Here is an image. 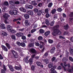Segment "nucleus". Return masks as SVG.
<instances>
[{
	"label": "nucleus",
	"mask_w": 73,
	"mask_h": 73,
	"mask_svg": "<svg viewBox=\"0 0 73 73\" xmlns=\"http://www.w3.org/2000/svg\"><path fill=\"white\" fill-rule=\"evenodd\" d=\"M11 53L13 56H14V58H17L19 57V54L15 50H11Z\"/></svg>",
	"instance_id": "1"
},
{
	"label": "nucleus",
	"mask_w": 73,
	"mask_h": 73,
	"mask_svg": "<svg viewBox=\"0 0 73 73\" xmlns=\"http://www.w3.org/2000/svg\"><path fill=\"white\" fill-rule=\"evenodd\" d=\"M9 16H10L7 13H5V14L3 15V17L5 19L4 21V22L5 24H8V23L7 20H8V17H9Z\"/></svg>",
	"instance_id": "2"
},
{
	"label": "nucleus",
	"mask_w": 73,
	"mask_h": 73,
	"mask_svg": "<svg viewBox=\"0 0 73 73\" xmlns=\"http://www.w3.org/2000/svg\"><path fill=\"white\" fill-rule=\"evenodd\" d=\"M7 29L10 32H14V33H15L16 31L12 29V27L9 25H7Z\"/></svg>",
	"instance_id": "3"
},
{
	"label": "nucleus",
	"mask_w": 73,
	"mask_h": 73,
	"mask_svg": "<svg viewBox=\"0 0 73 73\" xmlns=\"http://www.w3.org/2000/svg\"><path fill=\"white\" fill-rule=\"evenodd\" d=\"M29 52L32 54H36L37 53V51L33 48H32L30 49Z\"/></svg>",
	"instance_id": "4"
},
{
	"label": "nucleus",
	"mask_w": 73,
	"mask_h": 73,
	"mask_svg": "<svg viewBox=\"0 0 73 73\" xmlns=\"http://www.w3.org/2000/svg\"><path fill=\"white\" fill-rule=\"evenodd\" d=\"M36 64L38 66H40V68H44V65L42 64V63L41 62L37 61L36 62Z\"/></svg>",
	"instance_id": "5"
},
{
	"label": "nucleus",
	"mask_w": 73,
	"mask_h": 73,
	"mask_svg": "<svg viewBox=\"0 0 73 73\" xmlns=\"http://www.w3.org/2000/svg\"><path fill=\"white\" fill-rule=\"evenodd\" d=\"M14 68L17 70H22V67H21V66H15L14 67Z\"/></svg>",
	"instance_id": "6"
},
{
	"label": "nucleus",
	"mask_w": 73,
	"mask_h": 73,
	"mask_svg": "<svg viewBox=\"0 0 73 73\" xmlns=\"http://www.w3.org/2000/svg\"><path fill=\"white\" fill-rule=\"evenodd\" d=\"M53 31L52 33V34L53 36H56L57 35V29H53Z\"/></svg>",
	"instance_id": "7"
},
{
	"label": "nucleus",
	"mask_w": 73,
	"mask_h": 73,
	"mask_svg": "<svg viewBox=\"0 0 73 73\" xmlns=\"http://www.w3.org/2000/svg\"><path fill=\"white\" fill-rule=\"evenodd\" d=\"M25 7L27 9H32V8H33V6L32 5H29L26 4L25 5Z\"/></svg>",
	"instance_id": "8"
},
{
	"label": "nucleus",
	"mask_w": 73,
	"mask_h": 73,
	"mask_svg": "<svg viewBox=\"0 0 73 73\" xmlns=\"http://www.w3.org/2000/svg\"><path fill=\"white\" fill-rule=\"evenodd\" d=\"M3 69H2L1 70V73H5V71H6V67L5 66V65L3 66Z\"/></svg>",
	"instance_id": "9"
},
{
	"label": "nucleus",
	"mask_w": 73,
	"mask_h": 73,
	"mask_svg": "<svg viewBox=\"0 0 73 73\" xmlns=\"http://www.w3.org/2000/svg\"><path fill=\"white\" fill-rule=\"evenodd\" d=\"M16 35L17 37H21L22 36H24V34L22 33H18L16 34Z\"/></svg>",
	"instance_id": "10"
},
{
	"label": "nucleus",
	"mask_w": 73,
	"mask_h": 73,
	"mask_svg": "<svg viewBox=\"0 0 73 73\" xmlns=\"http://www.w3.org/2000/svg\"><path fill=\"white\" fill-rule=\"evenodd\" d=\"M71 68L72 69H70V68H67V71L70 73H72L73 72V66H71Z\"/></svg>",
	"instance_id": "11"
},
{
	"label": "nucleus",
	"mask_w": 73,
	"mask_h": 73,
	"mask_svg": "<svg viewBox=\"0 0 73 73\" xmlns=\"http://www.w3.org/2000/svg\"><path fill=\"white\" fill-rule=\"evenodd\" d=\"M2 48L3 50H4V51H5V52H8V48L6 46L2 45Z\"/></svg>",
	"instance_id": "12"
},
{
	"label": "nucleus",
	"mask_w": 73,
	"mask_h": 73,
	"mask_svg": "<svg viewBox=\"0 0 73 73\" xmlns=\"http://www.w3.org/2000/svg\"><path fill=\"white\" fill-rule=\"evenodd\" d=\"M27 13L29 14V15L32 16L33 15V11H28L27 12Z\"/></svg>",
	"instance_id": "13"
},
{
	"label": "nucleus",
	"mask_w": 73,
	"mask_h": 73,
	"mask_svg": "<svg viewBox=\"0 0 73 73\" xmlns=\"http://www.w3.org/2000/svg\"><path fill=\"white\" fill-rule=\"evenodd\" d=\"M44 46V42L41 41L40 42V44L39 45V48L40 49H42Z\"/></svg>",
	"instance_id": "14"
},
{
	"label": "nucleus",
	"mask_w": 73,
	"mask_h": 73,
	"mask_svg": "<svg viewBox=\"0 0 73 73\" xmlns=\"http://www.w3.org/2000/svg\"><path fill=\"white\" fill-rule=\"evenodd\" d=\"M0 26L1 29H6L5 24L2 23L1 25Z\"/></svg>",
	"instance_id": "15"
},
{
	"label": "nucleus",
	"mask_w": 73,
	"mask_h": 73,
	"mask_svg": "<svg viewBox=\"0 0 73 73\" xmlns=\"http://www.w3.org/2000/svg\"><path fill=\"white\" fill-rule=\"evenodd\" d=\"M31 3L34 6H36L37 5V3L35 1H32Z\"/></svg>",
	"instance_id": "16"
},
{
	"label": "nucleus",
	"mask_w": 73,
	"mask_h": 73,
	"mask_svg": "<svg viewBox=\"0 0 73 73\" xmlns=\"http://www.w3.org/2000/svg\"><path fill=\"white\" fill-rule=\"evenodd\" d=\"M69 28V25L67 24L66 25H64V29L65 30L67 31Z\"/></svg>",
	"instance_id": "17"
},
{
	"label": "nucleus",
	"mask_w": 73,
	"mask_h": 73,
	"mask_svg": "<svg viewBox=\"0 0 73 73\" xmlns=\"http://www.w3.org/2000/svg\"><path fill=\"white\" fill-rule=\"evenodd\" d=\"M24 16V17H25V19H28L29 18V15L28 14H25Z\"/></svg>",
	"instance_id": "18"
},
{
	"label": "nucleus",
	"mask_w": 73,
	"mask_h": 73,
	"mask_svg": "<svg viewBox=\"0 0 73 73\" xmlns=\"http://www.w3.org/2000/svg\"><path fill=\"white\" fill-rule=\"evenodd\" d=\"M2 35L3 36H7L8 35L7 34V32L3 31L2 32Z\"/></svg>",
	"instance_id": "19"
},
{
	"label": "nucleus",
	"mask_w": 73,
	"mask_h": 73,
	"mask_svg": "<svg viewBox=\"0 0 73 73\" xmlns=\"http://www.w3.org/2000/svg\"><path fill=\"white\" fill-rule=\"evenodd\" d=\"M9 4L12 5H15V1L11 0L9 1Z\"/></svg>",
	"instance_id": "20"
},
{
	"label": "nucleus",
	"mask_w": 73,
	"mask_h": 73,
	"mask_svg": "<svg viewBox=\"0 0 73 73\" xmlns=\"http://www.w3.org/2000/svg\"><path fill=\"white\" fill-rule=\"evenodd\" d=\"M63 35L64 36H69V33L67 31H65L63 33Z\"/></svg>",
	"instance_id": "21"
},
{
	"label": "nucleus",
	"mask_w": 73,
	"mask_h": 73,
	"mask_svg": "<svg viewBox=\"0 0 73 73\" xmlns=\"http://www.w3.org/2000/svg\"><path fill=\"white\" fill-rule=\"evenodd\" d=\"M50 31H46L44 35L46 36H48L49 34H50Z\"/></svg>",
	"instance_id": "22"
},
{
	"label": "nucleus",
	"mask_w": 73,
	"mask_h": 73,
	"mask_svg": "<svg viewBox=\"0 0 73 73\" xmlns=\"http://www.w3.org/2000/svg\"><path fill=\"white\" fill-rule=\"evenodd\" d=\"M20 11L21 12H26V10L25 9H24L23 8V7H21L19 9Z\"/></svg>",
	"instance_id": "23"
},
{
	"label": "nucleus",
	"mask_w": 73,
	"mask_h": 73,
	"mask_svg": "<svg viewBox=\"0 0 73 73\" xmlns=\"http://www.w3.org/2000/svg\"><path fill=\"white\" fill-rule=\"evenodd\" d=\"M34 46V44L33 43H30L28 45V46L29 48H31V47Z\"/></svg>",
	"instance_id": "24"
},
{
	"label": "nucleus",
	"mask_w": 73,
	"mask_h": 73,
	"mask_svg": "<svg viewBox=\"0 0 73 73\" xmlns=\"http://www.w3.org/2000/svg\"><path fill=\"white\" fill-rule=\"evenodd\" d=\"M25 26L26 27H28L29 25V23H28V21L27 20H26L25 21Z\"/></svg>",
	"instance_id": "25"
},
{
	"label": "nucleus",
	"mask_w": 73,
	"mask_h": 73,
	"mask_svg": "<svg viewBox=\"0 0 73 73\" xmlns=\"http://www.w3.org/2000/svg\"><path fill=\"white\" fill-rule=\"evenodd\" d=\"M42 13V11L41 10H39L37 12V14L38 16H40Z\"/></svg>",
	"instance_id": "26"
},
{
	"label": "nucleus",
	"mask_w": 73,
	"mask_h": 73,
	"mask_svg": "<svg viewBox=\"0 0 73 73\" xmlns=\"http://www.w3.org/2000/svg\"><path fill=\"white\" fill-rule=\"evenodd\" d=\"M53 5V3L52 2L49 3L48 5V8H50Z\"/></svg>",
	"instance_id": "27"
},
{
	"label": "nucleus",
	"mask_w": 73,
	"mask_h": 73,
	"mask_svg": "<svg viewBox=\"0 0 73 73\" xmlns=\"http://www.w3.org/2000/svg\"><path fill=\"white\" fill-rule=\"evenodd\" d=\"M35 66L33 65H32L31 67V70H32V71H35Z\"/></svg>",
	"instance_id": "28"
},
{
	"label": "nucleus",
	"mask_w": 73,
	"mask_h": 73,
	"mask_svg": "<svg viewBox=\"0 0 73 73\" xmlns=\"http://www.w3.org/2000/svg\"><path fill=\"white\" fill-rule=\"evenodd\" d=\"M45 23L47 25H49V20H48L47 19H46Z\"/></svg>",
	"instance_id": "29"
},
{
	"label": "nucleus",
	"mask_w": 73,
	"mask_h": 73,
	"mask_svg": "<svg viewBox=\"0 0 73 73\" xmlns=\"http://www.w3.org/2000/svg\"><path fill=\"white\" fill-rule=\"evenodd\" d=\"M56 9H54L51 11V13L52 14H54L55 13H56Z\"/></svg>",
	"instance_id": "30"
},
{
	"label": "nucleus",
	"mask_w": 73,
	"mask_h": 73,
	"mask_svg": "<svg viewBox=\"0 0 73 73\" xmlns=\"http://www.w3.org/2000/svg\"><path fill=\"white\" fill-rule=\"evenodd\" d=\"M42 39H43V37H42V36H39L38 38V40L39 41H41L42 40Z\"/></svg>",
	"instance_id": "31"
},
{
	"label": "nucleus",
	"mask_w": 73,
	"mask_h": 73,
	"mask_svg": "<svg viewBox=\"0 0 73 73\" xmlns=\"http://www.w3.org/2000/svg\"><path fill=\"white\" fill-rule=\"evenodd\" d=\"M6 46H7V48H8L9 49L11 48V46H10V44H9L8 43H7L6 44Z\"/></svg>",
	"instance_id": "32"
},
{
	"label": "nucleus",
	"mask_w": 73,
	"mask_h": 73,
	"mask_svg": "<svg viewBox=\"0 0 73 73\" xmlns=\"http://www.w3.org/2000/svg\"><path fill=\"white\" fill-rule=\"evenodd\" d=\"M29 62L30 65H31L33 62V60L31 58H30L29 60Z\"/></svg>",
	"instance_id": "33"
},
{
	"label": "nucleus",
	"mask_w": 73,
	"mask_h": 73,
	"mask_svg": "<svg viewBox=\"0 0 73 73\" xmlns=\"http://www.w3.org/2000/svg\"><path fill=\"white\" fill-rule=\"evenodd\" d=\"M13 13L14 15H16L17 14V11L16 10H13Z\"/></svg>",
	"instance_id": "34"
},
{
	"label": "nucleus",
	"mask_w": 73,
	"mask_h": 73,
	"mask_svg": "<svg viewBox=\"0 0 73 73\" xmlns=\"http://www.w3.org/2000/svg\"><path fill=\"white\" fill-rule=\"evenodd\" d=\"M57 33L58 35H60L61 34V32L60 30L57 29Z\"/></svg>",
	"instance_id": "35"
},
{
	"label": "nucleus",
	"mask_w": 73,
	"mask_h": 73,
	"mask_svg": "<svg viewBox=\"0 0 73 73\" xmlns=\"http://www.w3.org/2000/svg\"><path fill=\"white\" fill-rule=\"evenodd\" d=\"M20 45L21 46H22V47H25V46H26V45H25V44L24 42H21L20 44Z\"/></svg>",
	"instance_id": "36"
},
{
	"label": "nucleus",
	"mask_w": 73,
	"mask_h": 73,
	"mask_svg": "<svg viewBox=\"0 0 73 73\" xmlns=\"http://www.w3.org/2000/svg\"><path fill=\"white\" fill-rule=\"evenodd\" d=\"M48 42L49 44H52V43H53V40L49 39L48 40Z\"/></svg>",
	"instance_id": "37"
},
{
	"label": "nucleus",
	"mask_w": 73,
	"mask_h": 73,
	"mask_svg": "<svg viewBox=\"0 0 73 73\" xmlns=\"http://www.w3.org/2000/svg\"><path fill=\"white\" fill-rule=\"evenodd\" d=\"M62 11V9L61 8H58V9H57V11H58V12H61Z\"/></svg>",
	"instance_id": "38"
},
{
	"label": "nucleus",
	"mask_w": 73,
	"mask_h": 73,
	"mask_svg": "<svg viewBox=\"0 0 73 73\" xmlns=\"http://www.w3.org/2000/svg\"><path fill=\"white\" fill-rule=\"evenodd\" d=\"M44 62L46 64H48L49 63V60L48 59H46L44 60Z\"/></svg>",
	"instance_id": "39"
},
{
	"label": "nucleus",
	"mask_w": 73,
	"mask_h": 73,
	"mask_svg": "<svg viewBox=\"0 0 73 73\" xmlns=\"http://www.w3.org/2000/svg\"><path fill=\"white\" fill-rule=\"evenodd\" d=\"M63 60L64 61H68V58L64 57L63 58Z\"/></svg>",
	"instance_id": "40"
},
{
	"label": "nucleus",
	"mask_w": 73,
	"mask_h": 73,
	"mask_svg": "<svg viewBox=\"0 0 73 73\" xmlns=\"http://www.w3.org/2000/svg\"><path fill=\"white\" fill-rule=\"evenodd\" d=\"M39 32L40 33L42 34L44 33L45 32V31L44 30L41 29L39 30Z\"/></svg>",
	"instance_id": "41"
},
{
	"label": "nucleus",
	"mask_w": 73,
	"mask_h": 73,
	"mask_svg": "<svg viewBox=\"0 0 73 73\" xmlns=\"http://www.w3.org/2000/svg\"><path fill=\"white\" fill-rule=\"evenodd\" d=\"M45 16L46 18H49V17H50V15L48 13L46 14Z\"/></svg>",
	"instance_id": "42"
},
{
	"label": "nucleus",
	"mask_w": 73,
	"mask_h": 73,
	"mask_svg": "<svg viewBox=\"0 0 73 73\" xmlns=\"http://www.w3.org/2000/svg\"><path fill=\"white\" fill-rule=\"evenodd\" d=\"M50 70L51 71V73H57V72L55 70L50 69Z\"/></svg>",
	"instance_id": "43"
},
{
	"label": "nucleus",
	"mask_w": 73,
	"mask_h": 73,
	"mask_svg": "<svg viewBox=\"0 0 73 73\" xmlns=\"http://www.w3.org/2000/svg\"><path fill=\"white\" fill-rule=\"evenodd\" d=\"M52 67H53V64L52 63H50L48 65V68H51Z\"/></svg>",
	"instance_id": "44"
},
{
	"label": "nucleus",
	"mask_w": 73,
	"mask_h": 73,
	"mask_svg": "<svg viewBox=\"0 0 73 73\" xmlns=\"http://www.w3.org/2000/svg\"><path fill=\"white\" fill-rule=\"evenodd\" d=\"M59 28V25H56L52 29H55V28L57 29V28Z\"/></svg>",
	"instance_id": "45"
},
{
	"label": "nucleus",
	"mask_w": 73,
	"mask_h": 73,
	"mask_svg": "<svg viewBox=\"0 0 73 73\" xmlns=\"http://www.w3.org/2000/svg\"><path fill=\"white\" fill-rule=\"evenodd\" d=\"M56 58L55 56L53 57L51 59L52 61V62H53V61H54L56 60Z\"/></svg>",
	"instance_id": "46"
},
{
	"label": "nucleus",
	"mask_w": 73,
	"mask_h": 73,
	"mask_svg": "<svg viewBox=\"0 0 73 73\" xmlns=\"http://www.w3.org/2000/svg\"><path fill=\"white\" fill-rule=\"evenodd\" d=\"M9 13L11 15H14L13 10L10 11Z\"/></svg>",
	"instance_id": "47"
},
{
	"label": "nucleus",
	"mask_w": 73,
	"mask_h": 73,
	"mask_svg": "<svg viewBox=\"0 0 73 73\" xmlns=\"http://www.w3.org/2000/svg\"><path fill=\"white\" fill-rule=\"evenodd\" d=\"M69 59L70 61H71V62H73V58L71 56H69Z\"/></svg>",
	"instance_id": "48"
},
{
	"label": "nucleus",
	"mask_w": 73,
	"mask_h": 73,
	"mask_svg": "<svg viewBox=\"0 0 73 73\" xmlns=\"http://www.w3.org/2000/svg\"><path fill=\"white\" fill-rule=\"evenodd\" d=\"M44 12L46 13H48L49 12V10L47 8L45 9L44 10Z\"/></svg>",
	"instance_id": "49"
},
{
	"label": "nucleus",
	"mask_w": 73,
	"mask_h": 73,
	"mask_svg": "<svg viewBox=\"0 0 73 73\" xmlns=\"http://www.w3.org/2000/svg\"><path fill=\"white\" fill-rule=\"evenodd\" d=\"M60 49H59V48H57V53L58 54H60Z\"/></svg>",
	"instance_id": "50"
},
{
	"label": "nucleus",
	"mask_w": 73,
	"mask_h": 73,
	"mask_svg": "<svg viewBox=\"0 0 73 73\" xmlns=\"http://www.w3.org/2000/svg\"><path fill=\"white\" fill-rule=\"evenodd\" d=\"M11 38L13 40H16V36H15L12 35L11 36Z\"/></svg>",
	"instance_id": "51"
},
{
	"label": "nucleus",
	"mask_w": 73,
	"mask_h": 73,
	"mask_svg": "<svg viewBox=\"0 0 73 73\" xmlns=\"http://www.w3.org/2000/svg\"><path fill=\"white\" fill-rule=\"evenodd\" d=\"M21 37L22 39V40H25V39H26V36H25L23 35Z\"/></svg>",
	"instance_id": "52"
},
{
	"label": "nucleus",
	"mask_w": 73,
	"mask_h": 73,
	"mask_svg": "<svg viewBox=\"0 0 73 73\" xmlns=\"http://www.w3.org/2000/svg\"><path fill=\"white\" fill-rule=\"evenodd\" d=\"M54 21H52L50 23V25L52 27L54 25Z\"/></svg>",
	"instance_id": "53"
},
{
	"label": "nucleus",
	"mask_w": 73,
	"mask_h": 73,
	"mask_svg": "<svg viewBox=\"0 0 73 73\" xmlns=\"http://www.w3.org/2000/svg\"><path fill=\"white\" fill-rule=\"evenodd\" d=\"M69 16L70 17H73V12H71Z\"/></svg>",
	"instance_id": "54"
},
{
	"label": "nucleus",
	"mask_w": 73,
	"mask_h": 73,
	"mask_svg": "<svg viewBox=\"0 0 73 73\" xmlns=\"http://www.w3.org/2000/svg\"><path fill=\"white\" fill-rule=\"evenodd\" d=\"M4 4L5 5H9V3H8V2L5 1L4 3Z\"/></svg>",
	"instance_id": "55"
},
{
	"label": "nucleus",
	"mask_w": 73,
	"mask_h": 73,
	"mask_svg": "<svg viewBox=\"0 0 73 73\" xmlns=\"http://www.w3.org/2000/svg\"><path fill=\"white\" fill-rule=\"evenodd\" d=\"M20 2H19V1H15V5L20 4Z\"/></svg>",
	"instance_id": "56"
},
{
	"label": "nucleus",
	"mask_w": 73,
	"mask_h": 73,
	"mask_svg": "<svg viewBox=\"0 0 73 73\" xmlns=\"http://www.w3.org/2000/svg\"><path fill=\"white\" fill-rule=\"evenodd\" d=\"M36 31V29H32L31 31V33H34V32H35Z\"/></svg>",
	"instance_id": "57"
},
{
	"label": "nucleus",
	"mask_w": 73,
	"mask_h": 73,
	"mask_svg": "<svg viewBox=\"0 0 73 73\" xmlns=\"http://www.w3.org/2000/svg\"><path fill=\"white\" fill-rule=\"evenodd\" d=\"M44 56L45 57H47L48 56V52H46L44 54Z\"/></svg>",
	"instance_id": "58"
},
{
	"label": "nucleus",
	"mask_w": 73,
	"mask_h": 73,
	"mask_svg": "<svg viewBox=\"0 0 73 73\" xmlns=\"http://www.w3.org/2000/svg\"><path fill=\"white\" fill-rule=\"evenodd\" d=\"M38 9H34V12L35 13H37V12H38Z\"/></svg>",
	"instance_id": "59"
},
{
	"label": "nucleus",
	"mask_w": 73,
	"mask_h": 73,
	"mask_svg": "<svg viewBox=\"0 0 73 73\" xmlns=\"http://www.w3.org/2000/svg\"><path fill=\"white\" fill-rule=\"evenodd\" d=\"M57 67V66H54L53 68H52L51 69V70H55V69H56V67Z\"/></svg>",
	"instance_id": "60"
},
{
	"label": "nucleus",
	"mask_w": 73,
	"mask_h": 73,
	"mask_svg": "<svg viewBox=\"0 0 73 73\" xmlns=\"http://www.w3.org/2000/svg\"><path fill=\"white\" fill-rule=\"evenodd\" d=\"M35 45L36 46H40L39 43L38 42H35Z\"/></svg>",
	"instance_id": "61"
},
{
	"label": "nucleus",
	"mask_w": 73,
	"mask_h": 73,
	"mask_svg": "<svg viewBox=\"0 0 73 73\" xmlns=\"http://www.w3.org/2000/svg\"><path fill=\"white\" fill-rule=\"evenodd\" d=\"M70 52L71 53V54L73 56V49H71L70 50Z\"/></svg>",
	"instance_id": "62"
},
{
	"label": "nucleus",
	"mask_w": 73,
	"mask_h": 73,
	"mask_svg": "<svg viewBox=\"0 0 73 73\" xmlns=\"http://www.w3.org/2000/svg\"><path fill=\"white\" fill-rule=\"evenodd\" d=\"M25 62H26L27 63H29V60H28L27 57H26L25 59Z\"/></svg>",
	"instance_id": "63"
},
{
	"label": "nucleus",
	"mask_w": 73,
	"mask_h": 73,
	"mask_svg": "<svg viewBox=\"0 0 73 73\" xmlns=\"http://www.w3.org/2000/svg\"><path fill=\"white\" fill-rule=\"evenodd\" d=\"M73 17H70L69 18V20L70 21H72V20H73Z\"/></svg>",
	"instance_id": "64"
}]
</instances>
